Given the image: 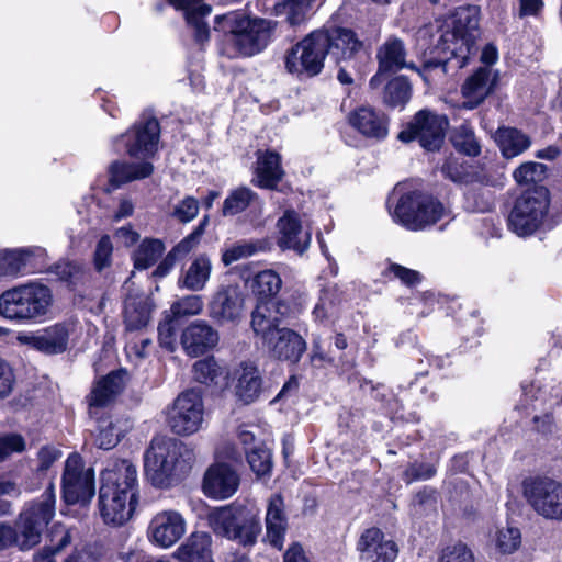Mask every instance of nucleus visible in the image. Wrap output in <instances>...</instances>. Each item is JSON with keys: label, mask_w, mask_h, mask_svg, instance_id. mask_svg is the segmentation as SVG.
Wrapping results in <instances>:
<instances>
[{"label": "nucleus", "mask_w": 562, "mask_h": 562, "mask_svg": "<svg viewBox=\"0 0 562 562\" xmlns=\"http://www.w3.org/2000/svg\"><path fill=\"white\" fill-rule=\"evenodd\" d=\"M187 520L175 509H164L154 514L147 527L148 541L161 549L173 547L186 533Z\"/></svg>", "instance_id": "dca6fc26"}, {"label": "nucleus", "mask_w": 562, "mask_h": 562, "mask_svg": "<svg viewBox=\"0 0 562 562\" xmlns=\"http://www.w3.org/2000/svg\"><path fill=\"white\" fill-rule=\"evenodd\" d=\"M127 430L126 422L113 420L112 417H102L98 422L95 432V445L100 449L109 450L114 448L123 434Z\"/></svg>", "instance_id": "a19ab883"}, {"label": "nucleus", "mask_w": 562, "mask_h": 562, "mask_svg": "<svg viewBox=\"0 0 562 562\" xmlns=\"http://www.w3.org/2000/svg\"><path fill=\"white\" fill-rule=\"evenodd\" d=\"M248 464L257 477L270 476L272 469V454L270 449L259 445L246 453Z\"/></svg>", "instance_id": "de8ad7c7"}, {"label": "nucleus", "mask_w": 562, "mask_h": 562, "mask_svg": "<svg viewBox=\"0 0 562 562\" xmlns=\"http://www.w3.org/2000/svg\"><path fill=\"white\" fill-rule=\"evenodd\" d=\"M443 175L454 182H462L465 179V171L457 159L449 158L441 168Z\"/></svg>", "instance_id": "774afa93"}, {"label": "nucleus", "mask_w": 562, "mask_h": 562, "mask_svg": "<svg viewBox=\"0 0 562 562\" xmlns=\"http://www.w3.org/2000/svg\"><path fill=\"white\" fill-rule=\"evenodd\" d=\"M406 50L402 40L397 37L387 38L379 48L376 58L379 60L378 74L371 78L370 85L376 87L379 77L384 72L397 71L402 68L416 69L413 64L405 63Z\"/></svg>", "instance_id": "c756f323"}, {"label": "nucleus", "mask_w": 562, "mask_h": 562, "mask_svg": "<svg viewBox=\"0 0 562 562\" xmlns=\"http://www.w3.org/2000/svg\"><path fill=\"white\" fill-rule=\"evenodd\" d=\"M246 295L236 282L220 284L209 301V315L220 325L238 324L245 315Z\"/></svg>", "instance_id": "2eb2a0df"}, {"label": "nucleus", "mask_w": 562, "mask_h": 562, "mask_svg": "<svg viewBox=\"0 0 562 562\" xmlns=\"http://www.w3.org/2000/svg\"><path fill=\"white\" fill-rule=\"evenodd\" d=\"M547 167L540 162H524L513 173L514 179L519 184H529L540 182L546 177Z\"/></svg>", "instance_id": "864d4df0"}, {"label": "nucleus", "mask_w": 562, "mask_h": 562, "mask_svg": "<svg viewBox=\"0 0 562 562\" xmlns=\"http://www.w3.org/2000/svg\"><path fill=\"white\" fill-rule=\"evenodd\" d=\"M160 126L156 119H145L136 123L133 130L121 136L127 154L137 159H148L158 147Z\"/></svg>", "instance_id": "a211bd4d"}, {"label": "nucleus", "mask_w": 562, "mask_h": 562, "mask_svg": "<svg viewBox=\"0 0 562 562\" xmlns=\"http://www.w3.org/2000/svg\"><path fill=\"white\" fill-rule=\"evenodd\" d=\"M436 474V469L431 464H412L405 471L407 482L416 480H428Z\"/></svg>", "instance_id": "0e129e2a"}, {"label": "nucleus", "mask_w": 562, "mask_h": 562, "mask_svg": "<svg viewBox=\"0 0 562 562\" xmlns=\"http://www.w3.org/2000/svg\"><path fill=\"white\" fill-rule=\"evenodd\" d=\"M203 300L198 294L186 295L173 302L170 307L172 318L194 316L202 312Z\"/></svg>", "instance_id": "603ef678"}, {"label": "nucleus", "mask_w": 562, "mask_h": 562, "mask_svg": "<svg viewBox=\"0 0 562 562\" xmlns=\"http://www.w3.org/2000/svg\"><path fill=\"white\" fill-rule=\"evenodd\" d=\"M497 82V76L488 67H480L469 76L461 86V94L464 101L462 109L474 110L493 92Z\"/></svg>", "instance_id": "4be33fe9"}, {"label": "nucleus", "mask_w": 562, "mask_h": 562, "mask_svg": "<svg viewBox=\"0 0 562 562\" xmlns=\"http://www.w3.org/2000/svg\"><path fill=\"white\" fill-rule=\"evenodd\" d=\"M357 549L361 562H394L398 554L397 544L374 527L361 533Z\"/></svg>", "instance_id": "6ab92c4d"}, {"label": "nucleus", "mask_w": 562, "mask_h": 562, "mask_svg": "<svg viewBox=\"0 0 562 562\" xmlns=\"http://www.w3.org/2000/svg\"><path fill=\"white\" fill-rule=\"evenodd\" d=\"M477 13V8L472 5L456 9L451 15L420 27L416 33L417 44L430 55L450 53L460 56L469 52L472 32L479 26Z\"/></svg>", "instance_id": "f257e3e1"}, {"label": "nucleus", "mask_w": 562, "mask_h": 562, "mask_svg": "<svg viewBox=\"0 0 562 562\" xmlns=\"http://www.w3.org/2000/svg\"><path fill=\"white\" fill-rule=\"evenodd\" d=\"M204 403L199 390L190 389L180 393L168 408L167 422L179 436H191L200 431L204 423Z\"/></svg>", "instance_id": "f8f14e48"}, {"label": "nucleus", "mask_w": 562, "mask_h": 562, "mask_svg": "<svg viewBox=\"0 0 562 562\" xmlns=\"http://www.w3.org/2000/svg\"><path fill=\"white\" fill-rule=\"evenodd\" d=\"M153 165L147 161L139 164H127L124 161H114L109 167L108 192L119 188L121 184L147 178L153 172Z\"/></svg>", "instance_id": "e433bc0d"}, {"label": "nucleus", "mask_w": 562, "mask_h": 562, "mask_svg": "<svg viewBox=\"0 0 562 562\" xmlns=\"http://www.w3.org/2000/svg\"><path fill=\"white\" fill-rule=\"evenodd\" d=\"M170 3L183 12L187 23L194 30L195 40L200 43L206 42L210 29L205 19L211 14L212 7L204 0H170Z\"/></svg>", "instance_id": "7c9ffc66"}, {"label": "nucleus", "mask_w": 562, "mask_h": 562, "mask_svg": "<svg viewBox=\"0 0 562 562\" xmlns=\"http://www.w3.org/2000/svg\"><path fill=\"white\" fill-rule=\"evenodd\" d=\"M199 201L193 196H186L172 210V216L186 224L193 221L199 213Z\"/></svg>", "instance_id": "4d7b16f0"}, {"label": "nucleus", "mask_w": 562, "mask_h": 562, "mask_svg": "<svg viewBox=\"0 0 562 562\" xmlns=\"http://www.w3.org/2000/svg\"><path fill=\"white\" fill-rule=\"evenodd\" d=\"M286 311L282 301L260 303L251 313L250 325L273 358L295 363L306 350V342L293 329L281 327Z\"/></svg>", "instance_id": "f03ea898"}, {"label": "nucleus", "mask_w": 562, "mask_h": 562, "mask_svg": "<svg viewBox=\"0 0 562 562\" xmlns=\"http://www.w3.org/2000/svg\"><path fill=\"white\" fill-rule=\"evenodd\" d=\"M50 273L55 274L59 280L71 282L80 272L79 266L69 262L60 261L50 267Z\"/></svg>", "instance_id": "e2e57ef3"}, {"label": "nucleus", "mask_w": 562, "mask_h": 562, "mask_svg": "<svg viewBox=\"0 0 562 562\" xmlns=\"http://www.w3.org/2000/svg\"><path fill=\"white\" fill-rule=\"evenodd\" d=\"M326 37L323 30H315L293 45L284 54L285 70L300 79L319 75L324 68Z\"/></svg>", "instance_id": "0eeeda50"}, {"label": "nucleus", "mask_w": 562, "mask_h": 562, "mask_svg": "<svg viewBox=\"0 0 562 562\" xmlns=\"http://www.w3.org/2000/svg\"><path fill=\"white\" fill-rule=\"evenodd\" d=\"M70 326L58 323L34 334H22L18 340L45 355L63 353L68 348Z\"/></svg>", "instance_id": "aec40b11"}, {"label": "nucleus", "mask_w": 562, "mask_h": 562, "mask_svg": "<svg viewBox=\"0 0 562 562\" xmlns=\"http://www.w3.org/2000/svg\"><path fill=\"white\" fill-rule=\"evenodd\" d=\"M350 125L366 137L382 139L387 135L386 115L370 105L355 109L348 116Z\"/></svg>", "instance_id": "a878e982"}, {"label": "nucleus", "mask_w": 562, "mask_h": 562, "mask_svg": "<svg viewBox=\"0 0 562 562\" xmlns=\"http://www.w3.org/2000/svg\"><path fill=\"white\" fill-rule=\"evenodd\" d=\"M53 304L48 286L40 282H27L0 295V314L8 319L24 323L44 318Z\"/></svg>", "instance_id": "423d86ee"}, {"label": "nucleus", "mask_w": 562, "mask_h": 562, "mask_svg": "<svg viewBox=\"0 0 562 562\" xmlns=\"http://www.w3.org/2000/svg\"><path fill=\"white\" fill-rule=\"evenodd\" d=\"M193 379L217 391H224L229 385V370L214 357L198 360L192 367Z\"/></svg>", "instance_id": "473e14b6"}, {"label": "nucleus", "mask_w": 562, "mask_h": 562, "mask_svg": "<svg viewBox=\"0 0 562 562\" xmlns=\"http://www.w3.org/2000/svg\"><path fill=\"white\" fill-rule=\"evenodd\" d=\"M153 302L144 293L127 295L124 303V323L130 333L145 328L151 316Z\"/></svg>", "instance_id": "f704fd0d"}, {"label": "nucleus", "mask_w": 562, "mask_h": 562, "mask_svg": "<svg viewBox=\"0 0 562 562\" xmlns=\"http://www.w3.org/2000/svg\"><path fill=\"white\" fill-rule=\"evenodd\" d=\"M137 505L138 502H132L131 496L100 488L99 509L106 525H124L131 519Z\"/></svg>", "instance_id": "b1692460"}, {"label": "nucleus", "mask_w": 562, "mask_h": 562, "mask_svg": "<svg viewBox=\"0 0 562 562\" xmlns=\"http://www.w3.org/2000/svg\"><path fill=\"white\" fill-rule=\"evenodd\" d=\"M14 381L12 368L0 357V400L11 394Z\"/></svg>", "instance_id": "052dcab7"}, {"label": "nucleus", "mask_w": 562, "mask_h": 562, "mask_svg": "<svg viewBox=\"0 0 562 562\" xmlns=\"http://www.w3.org/2000/svg\"><path fill=\"white\" fill-rule=\"evenodd\" d=\"M42 251L38 247L0 250V276L15 277L21 273L31 258Z\"/></svg>", "instance_id": "ea45409f"}, {"label": "nucleus", "mask_w": 562, "mask_h": 562, "mask_svg": "<svg viewBox=\"0 0 562 562\" xmlns=\"http://www.w3.org/2000/svg\"><path fill=\"white\" fill-rule=\"evenodd\" d=\"M445 213L443 205L431 195L409 191L401 195L393 220L409 231H423L436 224Z\"/></svg>", "instance_id": "6e6552de"}, {"label": "nucleus", "mask_w": 562, "mask_h": 562, "mask_svg": "<svg viewBox=\"0 0 562 562\" xmlns=\"http://www.w3.org/2000/svg\"><path fill=\"white\" fill-rule=\"evenodd\" d=\"M193 462V452L183 442L166 436L154 437L144 453V469L149 482L160 488L186 474Z\"/></svg>", "instance_id": "20e7f679"}, {"label": "nucleus", "mask_w": 562, "mask_h": 562, "mask_svg": "<svg viewBox=\"0 0 562 562\" xmlns=\"http://www.w3.org/2000/svg\"><path fill=\"white\" fill-rule=\"evenodd\" d=\"M158 340L161 347L168 351H173L176 346V329L171 319H168L158 326Z\"/></svg>", "instance_id": "680f3d73"}, {"label": "nucleus", "mask_w": 562, "mask_h": 562, "mask_svg": "<svg viewBox=\"0 0 562 562\" xmlns=\"http://www.w3.org/2000/svg\"><path fill=\"white\" fill-rule=\"evenodd\" d=\"M214 533L245 548L254 547L262 531L260 510L252 504H231L209 515Z\"/></svg>", "instance_id": "39448f33"}, {"label": "nucleus", "mask_w": 562, "mask_h": 562, "mask_svg": "<svg viewBox=\"0 0 562 562\" xmlns=\"http://www.w3.org/2000/svg\"><path fill=\"white\" fill-rule=\"evenodd\" d=\"M495 140L505 158H514L526 151L530 145V137L514 127H499L495 133Z\"/></svg>", "instance_id": "58836bf2"}, {"label": "nucleus", "mask_w": 562, "mask_h": 562, "mask_svg": "<svg viewBox=\"0 0 562 562\" xmlns=\"http://www.w3.org/2000/svg\"><path fill=\"white\" fill-rule=\"evenodd\" d=\"M283 177L279 154L267 150L258 153L256 183L260 188L273 189Z\"/></svg>", "instance_id": "c9c22d12"}, {"label": "nucleus", "mask_w": 562, "mask_h": 562, "mask_svg": "<svg viewBox=\"0 0 562 562\" xmlns=\"http://www.w3.org/2000/svg\"><path fill=\"white\" fill-rule=\"evenodd\" d=\"M439 562H475V558L467 544L458 542L442 549Z\"/></svg>", "instance_id": "5fc2aeb1"}, {"label": "nucleus", "mask_w": 562, "mask_h": 562, "mask_svg": "<svg viewBox=\"0 0 562 562\" xmlns=\"http://www.w3.org/2000/svg\"><path fill=\"white\" fill-rule=\"evenodd\" d=\"M411 93V83L406 78L396 77L386 85L383 101L392 108L404 106L408 102Z\"/></svg>", "instance_id": "a18cd8bd"}, {"label": "nucleus", "mask_w": 562, "mask_h": 562, "mask_svg": "<svg viewBox=\"0 0 562 562\" xmlns=\"http://www.w3.org/2000/svg\"><path fill=\"white\" fill-rule=\"evenodd\" d=\"M387 273L391 274L393 278L401 281L402 284L413 288L422 283L424 277L423 274L417 271L409 269L407 267H404L398 263H390L387 268Z\"/></svg>", "instance_id": "6e6d98bb"}, {"label": "nucleus", "mask_w": 562, "mask_h": 562, "mask_svg": "<svg viewBox=\"0 0 562 562\" xmlns=\"http://www.w3.org/2000/svg\"><path fill=\"white\" fill-rule=\"evenodd\" d=\"M151 345L153 341L150 338L142 336L137 341L128 340L126 344V352L130 357L134 356L136 359H144L149 355Z\"/></svg>", "instance_id": "69168bd1"}, {"label": "nucleus", "mask_w": 562, "mask_h": 562, "mask_svg": "<svg viewBox=\"0 0 562 562\" xmlns=\"http://www.w3.org/2000/svg\"><path fill=\"white\" fill-rule=\"evenodd\" d=\"M258 201V194L247 187L232 190L223 203L222 214L235 216Z\"/></svg>", "instance_id": "79ce46f5"}, {"label": "nucleus", "mask_w": 562, "mask_h": 562, "mask_svg": "<svg viewBox=\"0 0 562 562\" xmlns=\"http://www.w3.org/2000/svg\"><path fill=\"white\" fill-rule=\"evenodd\" d=\"M265 522V541H267L273 548L281 550L284 543L288 528L285 505L281 494H273L268 499Z\"/></svg>", "instance_id": "bb28decb"}, {"label": "nucleus", "mask_w": 562, "mask_h": 562, "mask_svg": "<svg viewBox=\"0 0 562 562\" xmlns=\"http://www.w3.org/2000/svg\"><path fill=\"white\" fill-rule=\"evenodd\" d=\"M239 483V475L231 465L217 462L206 470L202 488L211 498L226 499L237 492Z\"/></svg>", "instance_id": "412c9836"}, {"label": "nucleus", "mask_w": 562, "mask_h": 562, "mask_svg": "<svg viewBox=\"0 0 562 562\" xmlns=\"http://www.w3.org/2000/svg\"><path fill=\"white\" fill-rule=\"evenodd\" d=\"M322 30L327 42V55L334 57L338 63L353 59L363 48V43L350 29L331 27Z\"/></svg>", "instance_id": "393cba45"}, {"label": "nucleus", "mask_w": 562, "mask_h": 562, "mask_svg": "<svg viewBox=\"0 0 562 562\" xmlns=\"http://www.w3.org/2000/svg\"><path fill=\"white\" fill-rule=\"evenodd\" d=\"M278 245L282 249H292L302 255L311 244V232L304 229L294 211H285L277 222Z\"/></svg>", "instance_id": "5701e85b"}, {"label": "nucleus", "mask_w": 562, "mask_h": 562, "mask_svg": "<svg viewBox=\"0 0 562 562\" xmlns=\"http://www.w3.org/2000/svg\"><path fill=\"white\" fill-rule=\"evenodd\" d=\"M113 245L108 235L102 236L95 247L94 251V266L100 272L110 267L112 262Z\"/></svg>", "instance_id": "13d9d810"}, {"label": "nucleus", "mask_w": 562, "mask_h": 562, "mask_svg": "<svg viewBox=\"0 0 562 562\" xmlns=\"http://www.w3.org/2000/svg\"><path fill=\"white\" fill-rule=\"evenodd\" d=\"M200 239L194 233L189 234L171 249L172 256L178 258L189 255L199 246Z\"/></svg>", "instance_id": "338daca9"}, {"label": "nucleus", "mask_w": 562, "mask_h": 562, "mask_svg": "<svg viewBox=\"0 0 562 562\" xmlns=\"http://www.w3.org/2000/svg\"><path fill=\"white\" fill-rule=\"evenodd\" d=\"M126 372L123 370L112 371L100 379L90 395V407H102L113 401L123 390Z\"/></svg>", "instance_id": "4c0bfd02"}, {"label": "nucleus", "mask_w": 562, "mask_h": 562, "mask_svg": "<svg viewBox=\"0 0 562 562\" xmlns=\"http://www.w3.org/2000/svg\"><path fill=\"white\" fill-rule=\"evenodd\" d=\"M314 0H283L277 5V12L286 15V21L295 26L301 24L311 9Z\"/></svg>", "instance_id": "8fccbe9b"}, {"label": "nucleus", "mask_w": 562, "mask_h": 562, "mask_svg": "<svg viewBox=\"0 0 562 562\" xmlns=\"http://www.w3.org/2000/svg\"><path fill=\"white\" fill-rule=\"evenodd\" d=\"M282 286L280 276L273 270L258 272L252 279V291L261 299L276 296Z\"/></svg>", "instance_id": "c03bdc74"}, {"label": "nucleus", "mask_w": 562, "mask_h": 562, "mask_svg": "<svg viewBox=\"0 0 562 562\" xmlns=\"http://www.w3.org/2000/svg\"><path fill=\"white\" fill-rule=\"evenodd\" d=\"M139 484L136 467L126 459L109 462L101 474V487L131 496L132 502L139 501Z\"/></svg>", "instance_id": "f3484780"}, {"label": "nucleus", "mask_w": 562, "mask_h": 562, "mask_svg": "<svg viewBox=\"0 0 562 562\" xmlns=\"http://www.w3.org/2000/svg\"><path fill=\"white\" fill-rule=\"evenodd\" d=\"M547 189L537 187L524 192L516 201L509 218V228L518 236L533 234L543 223L549 210Z\"/></svg>", "instance_id": "9d476101"}, {"label": "nucleus", "mask_w": 562, "mask_h": 562, "mask_svg": "<svg viewBox=\"0 0 562 562\" xmlns=\"http://www.w3.org/2000/svg\"><path fill=\"white\" fill-rule=\"evenodd\" d=\"M451 140L458 151L468 156L475 157L481 153V145L475 137L473 128L469 125H461L456 128Z\"/></svg>", "instance_id": "09e8293b"}, {"label": "nucleus", "mask_w": 562, "mask_h": 562, "mask_svg": "<svg viewBox=\"0 0 562 562\" xmlns=\"http://www.w3.org/2000/svg\"><path fill=\"white\" fill-rule=\"evenodd\" d=\"M493 543L499 554H513L521 544L520 530L512 526L501 527L494 535Z\"/></svg>", "instance_id": "49530a36"}, {"label": "nucleus", "mask_w": 562, "mask_h": 562, "mask_svg": "<svg viewBox=\"0 0 562 562\" xmlns=\"http://www.w3.org/2000/svg\"><path fill=\"white\" fill-rule=\"evenodd\" d=\"M55 515V491L50 483L42 496L27 504L20 514L16 524V544L21 550H29L36 546L42 532Z\"/></svg>", "instance_id": "1a4fd4ad"}, {"label": "nucleus", "mask_w": 562, "mask_h": 562, "mask_svg": "<svg viewBox=\"0 0 562 562\" xmlns=\"http://www.w3.org/2000/svg\"><path fill=\"white\" fill-rule=\"evenodd\" d=\"M234 393L244 404L255 402L262 387V379L258 368L251 363L243 361L233 370Z\"/></svg>", "instance_id": "cd10ccee"}, {"label": "nucleus", "mask_w": 562, "mask_h": 562, "mask_svg": "<svg viewBox=\"0 0 562 562\" xmlns=\"http://www.w3.org/2000/svg\"><path fill=\"white\" fill-rule=\"evenodd\" d=\"M277 22L244 12L231 11L215 18V30L228 38L226 55L229 58L251 57L261 53L271 41Z\"/></svg>", "instance_id": "7ed1b4c3"}, {"label": "nucleus", "mask_w": 562, "mask_h": 562, "mask_svg": "<svg viewBox=\"0 0 562 562\" xmlns=\"http://www.w3.org/2000/svg\"><path fill=\"white\" fill-rule=\"evenodd\" d=\"M212 270L211 258L206 254H200L182 269L178 286L191 292L203 291L211 279Z\"/></svg>", "instance_id": "2f4dec72"}, {"label": "nucleus", "mask_w": 562, "mask_h": 562, "mask_svg": "<svg viewBox=\"0 0 562 562\" xmlns=\"http://www.w3.org/2000/svg\"><path fill=\"white\" fill-rule=\"evenodd\" d=\"M521 493L537 515L562 521V483L546 476H529L521 482Z\"/></svg>", "instance_id": "9b49d317"}, {"label": "nucleus", "mask_w": 562, "mask_h": 562, "mask_svg": "<svg viewBox=\"0 0 562 562\" xmlns=\"http://www.w3.org/2000/svg\"><path fill=\"white\" fill-rule=\"evenodd\" d=\"M25 449V440L21 435L10 434L0 437V462L14 452H22Z\"/></svg>", "instance_id": "bf43d9fd"}, {"label": "nucleus", "mask_w": 562, "mask_h": 562, "mask_svg": "<svg viewBox=\"0 0 562 562\" xmlns=\"http://www.w3.org/2000/svg\"><path fill=\"white\" fill-rule=\"evenodd\" d=\"M448 121L428 110L417 112L406 128L400 132L398 139L408 143L417 139L423 148L429 151L438 150L445 140Z\"/></svg>", "instance_id": "ddd939ff"}, {"label": "nucleus", "mask_w": 562, "mask_h": 562, "mask_svg": "<svg viewBox=\"0 0 562 562\" xmlns=\"http://www.w3.org/2000/svg\"><path fill=\"white\" fill-rule=\"evenodd\" d=\"M61 486L67 504L89 503L95 492L93 469L85 468L80 456L70 454L65 462Z\"/></svg>", "instance_id": "4468645a"}, {"label": "nucleus", "mask_w": 562, "mask_h": 562, "mask_svg": "<svg viewBox=\"0 0 562 562\" xmlns=\"http://www.w3.org/2000/svg\"><path fill=\"white\" fill-rule=\"evenodd\" d=\"M164 251L165 245L161 240L155 238L144 239L134 251V267L139 270L148 269L157 262Z\"/></svg>", "instance_id": "37998d69"}, {"label": "nucleus", "mask_w": 562, "mask_h": 562, "mask_svg": "<svg viewBox=\"0 0 562 562\" xmlns=\"http://www.w3.org/2000/svg\"><path fill=\"white\" fill-rule=\"evenodd\" d=\"M217 341V331L204 321L191 323L181 336V345L191 357L203 355L213 348Z\"/></svg>", "instance_id": "c85d7f7f"}, {"label": "nucleus", "mask_w": 562, "mask_h": 562, "mask_svg": "<svg viewBox=\"0 0 562 562\" xmlns=\"http://www.w3.org/2000/svg\"><path fill=\"white\" fill-rule=\"evenodd\" d=\"M212 538L207 532H192L173 552L179 562H213Z\"/></svg>", "instance_id": "72a5a7b5"}, {"label": "nucleus", "mask_w": 562, "mask_h": 562, "mask_svg": "<svg viewBox=\"0 0 562 562\" xmlns=\"http://www.w3.org/2000/svg\"><path fill=\"white\" fill-rule=\"evenodd\" d=\"M261 247L252 241H238L225 247L222 251V262L225 267L255 255Z\"/></svg>", "instance_id": "3c124183"}]
</instances>
